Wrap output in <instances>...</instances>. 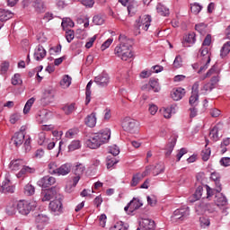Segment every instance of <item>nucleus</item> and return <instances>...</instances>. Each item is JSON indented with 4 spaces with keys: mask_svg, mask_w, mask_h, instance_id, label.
Returning <instances> with one entry per match:
<instances>
[{
    "mask_svg": "<svg viewBox=\"0 0 230 230\" xmlns=\"http://www.w3.org/2000/svg\"><path fill=\"white\" fill-rule=\"evenodd\" d=\"M119 40L120 43L114 49L115 55H117L119 58H121V60H130V58L134 57V53L132 52V45L134 42L132 40L127 39L125 35H120Z\"/></svg>",
    "mask_w": 230,
    "mask_h": 230,
    "instance_id": "nucleus-1",
    "label": "nucleus"
},
{
    "mask_svg": "<svg viewBox=\"0 0 230 230\" xmlns=\"http://www.w3.org/2000/svg\"><path fill=\"white\" fill-rule=\"evenodd\" d=\"M111 139V129L105 128L99 133L93 134L87 141L88 148L96 149L100 148L104 143H108Z\"/></svg>",
    "mask_w": 230,
    "mask_h": 230,
    "instance_id": "nucleus-2",
    "label": "nucleus"
},
{
    "mask_svg": "<svg viewBox=\"0 0 230 230\" xmlns=\"http://www.w3.org/2000/svg\"><path fill=\"white\" fill-rule=\"evenodd\" d=\"M151 22L152 17L150 15L140 16L135 22V30L137 33H141V31H148Z\"/></svg>",
    "mask_w": 230,
    "mask_h": 230,
    "instance_id": "nucleus-3",
    "label": "nucleus"
},
{
    "mask_svg": "<svg viewBox=\"0 0 230 230\" xmlns=\"http://www.w3.org/2000/svg\"><path fill=\"white\" fill-rule=\"evenodd\" d=\"M62 200L63 197L59 194L54 200L50 201L49 208L53 215L58 217V215H62V213H64V205L62 204Z\"/></svg>",
    "mask_w": 230,
    "mask_h": 230,
    "instance_id": "nucleus-4",
    "label": "nucleus"
},
{
    "mask_svg": "<svg viewBox=\"0 0 230 230\" xmlns=\"http://www.w3.org/2000/svg\"><path fill=\"white\" fill-rule=\"evenodd\" d=\"M17 210L20 213V215H30V212L32 209H35V208H37V202L32 201V202H29L26 200H20L17 204Z\"/></svg>",
    "mask_w": 230,
    "mask_h": 230,
    "instance_id": "nucleus-5",
    "label": "nucleus"
},
{
    "mask_svg": "<svg viewBox=\"0 0 230 230\" xmlns=\"http://www.w3.org/2000/svg\"><path fill=\"white\" fill-rule=\"evenodd\" d=\"M187 217H190V208L184 207L181 208L176 209L172 216L171 217L172 222H179V220L182 221Z\"/></svg>",
    "mask_w": 230,
    "mask_h": 230,
    "instance_id": "nucleus-6",
    "label": "nucleus"
},
{
    "mask_svg": "<svg viewBox=\"0 0 230 230\" xmlns=\"http://www.w3.org/2000/svg\"><path fill=\"white\" fill-rule=\"evenodd\" d=\"M199 87H200V82L196 81L192 85L191 95L189 99V103L191 107L199 105Z\"/></svg>",
    "mask_w": 230,
    "mask_h": 230,
    "instance_id": "nucleus-7",
    "label": "nucleus"
},
{
    "mask_svg": "<svg viewBox=\"0 0 230 230\" xmlns=\"http://www.w3.org/2000/svg\"><path fill=\"white\" fill-rule=\"evenodd\" d=\"M122 128L129 134H136L137 132V124L134 119L126 118L122 122Z\"/></svg>",
    "mask_w": 230,
    "mask_h": 230,
    "instance_id": "nucleus-8",
    "label": "nucleus"
},
{
    "mask_svg": "<svg viewBox=\"0 0 230 230\" xmlns=\"http://www.w3.org/2000/svg\"><path fill=\"white\" fill-rule=\"evenodd\" d=\"M59 195L60 194L57 192L56 188L45 190L41 191V200L42 202H49L51 199H56V197H58Z\"/></svg>",
    "mask_w": 230,
    "mask_h": 230,
    "instance_id": "nucleus-9",
    "label": "nucleus"
},
{
    "mask_svg": "<svg viewBox=\"0 0 230 230\" xmlns=\"http://www.w3.org/2000/svg\"><path fill=\"white\" fill-rule=\"evenodd\" d=\"M1 190L3 193H13V191H15V187L13 186L12 181H10V173L5 174V178L1 185Z\"/></svg>",
    "mask_w": 230,
    "mask_h": 230,
    "instance_id": "nucleus-10",
    "label": "nucleus"
},
{
    "mask_svg": "<svg viewBox=\"0 0 230 230\" xmlns=\"http://www.w3.org/2000/svg\"><path fill=\"white\" fill-rule=\"evenodd\" d=\"M11 143L19 148L22 143H24V131L21 129V131L14 134V136L11 139Z\"/></svg>",
    "mask_w": 230,
    "mask_h": 230,
    "instance_id": "nucleus-11",
    "label": "nucleus"
},
{
    "mask_svg": "<svg viewBox=\"0 0 230 230\" xmlns=\"http://www.w3.org/2000/svg\"><path fill=\"white\" fill-rule=\"evenodd\" d=\"M57 182V179H55V177L52 176H44L43 178H41L39 181L38 184L41 187V188H49V186H53V184H55Z\"/></svg>",
    "mask_w": 230,
    "mask_h": 230,
    "instance_id": "nucleus-12",
    "label": "nucleus"
},
{
    "mask_svg": "<svg viewBox=\"0 0 230 230\" xmlns=\"http://www.w3.org/2000/svg\"><path fill=\"white\" fill-rule=\"evenodd\" d=\"M139 226L143 230H154L155 229V222L152 219L142 218L139 221Z\"/></svg>",
    "mask_w": 230,
    "mask_h": 230,
    "instance_id": "nucleus-13",
    "label": "nucleus"
},
{
    "mask_svg": "<svg viewBox=\"0 0 230 230\" xmlns=\"http://www.w3.org/2000/svg\"><path fill=\"white\" fill-rule=\"evenodd\" d=\"M186 94V91L183 88H174L171 92V98L174 100V102H179V100H182L184 95Z\"/></svg>",
    "mask_w": 230,
    "mask_h": 230,
    "instance_id": "nucleus-14",
    "label": "nucleus"
},
{
    "mask_svg": "<svg viewBox=\"0 0 230 230\" xmlns=\"http://www.w3.org/2000/svg\"><path fill=\"white\" fill-rule=\"evenodd\" d=\"M55 99V92L53 90H46L43 93V97L41 98V103L43 105H49Z\"/></svg>",
    "mask_w": 230,
    "mask_h": 230,
    "instance_id": "nucleus-15",
    "label": "nucleus"
},
{
    "mask_svg": "<svg viewBox=\"0 0 230 230\" xmlns=\"http://www.w3.org/2000/svg\"><path fill=\"white\" fill-rule=\"evenodd\" d=\"M32 7L34 8L36 13H44L46 12V2L43 0H34L32 2Z\"/></svg>",
    "mask_w": 230,
    "mask_h": 230,
    "instance_id": "nucleus-16",
    "label": "nucleus"
},
{
    "mask_svg": "<svg viewBox=\"0 0 230 230\" xmlns=\"http://www.w3.org/2000/svg\"><path fill=\"white\" fill-rule=\"evenodd\" d=\"M95 84H97L100 87H107L109 85V75L102 74L94 78Z\"/></svg>",
    "mask_w": 230,
    "mask_h": 230,
    "instance_id": "nucleus-17",
    "label": "nucleus"
},
{
    "mask_svg": "<svg viewBox=\"0 0 230 230\" xmlns=\"http://www.w3.org/2000/svg\"><path fill=\"white\" fill-rule=\"evenodd\" d=\"M196 41L197 39L195 32H190L184 37L182 44L185 48H190V46H193V44H195Z\"/></svg>",
    "mask_w": 230,
    "mask_h": 230,
    "instance_id": "nucleus-18",
    "label": "nucleus"
},
{
    "mask_svg": "<svg viewBox=\"0 0 230 230\" xmlns=\"http://www.w3.org/2000/svg\"><path fill=\"white\" fill-rule=\"evenodd\" d=\"M175 145H177V137H172V138H170L165 147V157H170V155H172L173 148H175Z\"/></svg>",
    "mask_w": 230,
    "mask_h": 230,
    "instance_id": "nucleus-19",
    "label": "nucleus"
},
{
    "mask_svg": "<svg viewBox=\"0 0 230 230\" xmlns=\"http://www.w3.org/2000/svg\"><path fill=\"white\" fill-rule=\"evenodd\" d=\"M71 169H72L71 164H67V163L64 164L58 167L57 175L58 177H60V175L62 176L69 175V173H71Z\"/></svg>",
    "mask_w": 230,
    "mask_h": 230,
    "instance_id": "nucleus-20",
    "label": "nucleus"
},
{
    "mask_svg": "<svg viewBox=\"0 0 230 230\" xmlns=\"http://www.w3.org/2000/svg\"><path fill=\"white\" fill-rule=\"evenodd\" d=\"M46 58V49H44V47H42V45H39L35 49L34 58L35 60L40 62V60H42V58Z\"/></svg>",
    "mask_w": 230,
    "mask_h": 230,
    "instance_id": "nucleus-21",
    "label": "nucleus"
},
{
    "mask_svg": "<svg viewBox=\"0 0 230 230\" xmlns=\"http://www.w3.org/2000/svg\"><path fill=\"white\" fill-rule=\"evenodd\" d=\"M216 205L217 208H224V206H227V198L224 196V194L217 192L216 195Z\"/></svg>",
    "mask_w": 230,
    "mask_h": 230,
    "instance_id": "nucleus-22",
    "label": "nucleus"
},
{
    "mask_svg": "<svg viewBox=\"0 0 230 230\" xmlns=\"http://www.w3.org/2000/svg\"><path fill=\"white\" fill-rule=\"evenodd\" d=\"M49 116H51V113L48 112L46 110H43L37 115L36 119L40 124L46 123V121L49 119Z\"/></svg>",
    "mask_w": 230,
    "mask_h": 230,
    "instance_id": "nucleus-23",
    "label": "nucleus"
},
{
    "mask_svg": "<svg viewBox=\"0 0 230 230\" xmlns=\"http://www.w3.org/2000/svg\"><path fill=\"white\" fill-rule=\"evenodd\" d=\"M13 17V13H12L9 10L0 8V21L1 22H4L6 21H9V19H12Z\"/></svg>",
    "mask_w": 230,
    "mask_h": 230,
    "instance_id": "nucleus-24",
    "label": "nucleus"
},
{
    "mask_svg": "<svg viewBox=\"0 0 230 230\" xmlns=\"http://www.w3.org/2000/svg\"><path fill=\"white\" fill-rule=\"evenodd\" d=\"M210 179L216 182V191L219 193L222 191V183H220V174L218 172H212Z\"/></svg>",
    "mask_w": 230,
    "mask_h": 230,
    "instance_id": "nucleus-25",
    "label": "nucleus"
},
{
    "mask_svg": "<svg viewBox=\"0 0 230 230\" xmlns=\"http://www.w3.org/2000/svg\"><path fill=\"white\" fill-rule=\"evenodd\" d=\"M138 6H139V4L137 3V1L129 2L128 5V15H130V17L136 15V13H137Z\"/></svg>",
    "mask_w": 230,
    "mask_h": 230,
    "instance_id": "nucleus-26",
    "label": "nucleus"
},
{
    "mask_svg": "<svg viewBox=\"0 0 230 230\" xmlns=\"http://www.w3.org/2000/svg\"><path fill=\"white\" fill-rule=\"evenodd\" d=\"M85 125L91 128L96 127V113L93 112L88 115L84 119Z\"/></svg>",
    "mask_w": 230,
    "mask_h": 230,
    "instance_id": "nucleus-27",
    "label": "nucleus"
},
{
    "mask_svg": "<svg viewBox=\"0 0 230 230\" xmlns=\"http://www.w3.org/2000/svg\"><path fill=\"white\" fill-rule=\"evenodd\" d=\"M145 179V176L141 172H137L133 174L132 180L130 181V186L136 188L141 182V180Z\"/></svg>",
    "mask_w": 230,
    "mask_h": 230,
    "instance_id": "nucleus-28",
    "label": "nucleus"
},
{
    "mask_svg": "<svg viewBox=\"0 0 230 230\" xmlns=\"http://www.w3.org/2000/svg\"><path fill=\"white\" fill-rule=\"evenodd\" d=\"M33 172H35V169L22 165L21 171L16 174V177L21 179V177H24L27 173H33Z\"/></svg>",
    "mask_w": 230,
    "mask_h": 230,
    "instance_id": "nucleus-29",
    "label": "nucleus"
},
{
    "mask_svg": "<svg viewBox=\"0 0 230 230\" xmlns=\"http://www.w3.org/2000/svg\"><path fill=\"white\" fill-rule=\"evenodd\" d=\"M22 160L17 159V160H13L10 163V169L13 170V172H17V170H21L23 166Z\"/></svg>",
    "mask_w": 230,
    "mask_h": 230,
    "instance_id": "nucleus-30",
    "label": "nucleus"
},
{
    "mask_svg": "<svg viewBox=\"0 0 230 230\" xmlns=\"http://www.w3.org/2000/svg\"><path fill=\"white\" fill-rule=\"evenodd\" d=\"M5 213L10 217L15 215L17 213V204L15 202L9 203L5 208Z\"/></svg>",
    "mask_w": 230,
    "mask_h": 230,
    "instance_id": "nucleus-31",
    "label": "nucleus"
},
{
    "mask_svg": "<svg viewBox=\"0 0 230 230\" xmlns=\"http://www.w3.org/2000/svg\"><path fill=\"white\" fill-rule=\"evenodd\" d=\"M129 206H130V213H134V211H136V209H139V208H141V206H143V203L137 199H133L129 202Z\"/></svg>",
    "mask_w": 230,
    "mask_h": 230,
    "instance_id": "nucleus-32",
    "label": "nucleus"
},
{
    "mask_svg": "<svg viewBox=\"0 0 230 230\" xmlns=\"http://www.w3.org/2000/svg\"><path fill=\"white\" fill-rule=\"evenodd\" d=\"M157 13H160L163 17L170 15V9L164 6L162 4H158L156 6Z\"/></svg>",
    "mask_w": 230,
    "mask_h": 230,
    "instance_id": "nucleus-33",
    "label": "nucleus"
},
{
    "mask_svg": "<svg viewBox=\"0 0 230 230\" xmlns=\"http://www.w3.org/2000/svg\"><path fill=\"white\" fill-rule=\"evenodd\" d=\"M84 172L85 165H84L83 164H76V165L74 167V175H78L79 177H82Z\"/></svg>",
    "mask_w": 230,
    "mask_h": 230,
    "instance_id": "nucleus-34",
    "label": "nucleus"
},
{
    "mask_svg": "<svg viewBox=\"0 0 230 230\" xmlns=\"http://www.w3.org/2000/svg\"><path fill=\"white\" fill-rule=\"evenodd\" d=\"M213 75H218V70H217V65H214L205 75L201 76L199 80L204 81L206 78H209V76H213Z\"/></svg>",
    "mask_w": 230,
    "mask_h": 230,
    "instance_id": "nucleus-35",
    "label": "nucleus"
},
{
    "mask_svg": "<svg viewBox=\"0 0 230 230\" xmlns=\"http://www.w3.org/2000/svg\"><path fill=\"white\" fill-rule=\"evenodd\" d=\"M49 168V173L50 175H57L58 172V164H57V162H50L48 165Z\"/></svg>",
    "mask_w": 230,
    "mask_h": 230,
    "instance_id": "nucleus-36",
    "label": "nucleus"
},
{
    "mask_svg": "<svg viewBox=\"0 0 230 230\" xmlns=\"http://www.w3.org/2000/svg\"><path fill=\"white\" fill-rule=\"evenodd\" d=\"M230 53V41L225 43L220 50L221 58H226V55Z\"/></svg>",
    "mask_w": 230,
    "mask_h": 230,
    "instance_id": "nucleus-37",
    "label": "nucleus"
},
{
    "mask_svg": "<svg viewBox=\"0 0 230 230\" xmlns=\"http://www.w3.org/2000/svg\"><path fill=\"white\" fill-rule=\"evenodd\" d=\"M202 187H198L195 193L192 195L191 198H190V202H197V200L200 199V197H202Z\"/></svg>",
    "mask_w": 230,
    "mask_h": 230,
    "instance_id": "nucleus-38",
    "label": "nucleus"
},
{
    "mask_svg": "<svg viewBox=\"0 0 230 230\" xmlns=\"http://www.w3.org/2000/svg\"><path fill=\"white\" fill-rule=\"evenodd\" d=\"M24 195H27V197H31L32 195H35V186L31 185V183H28L24 187Z\"/></svg>",
    "mask_w": 230,
    "mask_h": 230,
    "instance_id": "nucleus-39",
    "label": "nucleus"
},
{
    "mask_svg": "<svg viewBox=\"0 0 230 230\" xmlns=\"http://www.w3.org/2000/svg\"><path fill=\"white\" fill-rule=\"evenodd\" d=\"M163 114L164 118H166L167 119H170V118H172V114H175V106L164 108Z\"/></svg>",
    "mask_w": 230,
    "mask_h": 230,
    "instance_id": "nucleus-40",
    "label": "nucleus"
},
{
    "mask_svg": "<svg viewBox=\"0 0 230 230\" xmlns=\"http://www.w3.org/2000/svg\"><path fill=\"white\" fill-rule=\"evenodd\" d=\"M93 22L96 26H102V24L105 22V16L101 14L94 15L93 18Z\"/></svg>",
    "mask_w": 230,
    "mask_h": 230,
    "instance_id": "nucleus-41",
    "label": "nucleus"
},
{
    "mask_svg": "<svg viewBox=\"0 0 230 230\" xmlns=\"http://www.w3.org/2000/svg\"><path fill=\"white\" fill-rule=\"evenodd\" d=\"M61 26L63 30H66V28H74L75 22H73V20H71L70 18H65L62 21Z\"/></svg>",
    "mask_w": 230,
    "mask_h": 230,
    "instance_id": "nucleus-42",
    "label": "nucleus"
},
{
    "mask_svg": "<svg viewBox=\"0 0 230 230\" xmlns=\"http://www.w3.org/2000/svg\"><path fill=\"white\" fill-rule=\"evenodd\" d=\"M33 103H35V97H32L27 101L23 108L24 114H28V112H30V111L31 110V107L33 106Z\"/></svg>",
    "mask_w": 230,
    "mask_h": 230,
    "instance_id": "nucleus-43",
    "label": "nucleus"
},
{
    "mask_svg": "<svg viewBox=\"0 0 230 230\" xmlns=\"http://www.w3.org/2000/svg\"><path fill=\"white\" fill-rule=\"evenodd\" d=\"M48 141H49V139L46 137V133L44 131L40 132L38 135V144L40 146L46 145Z\"/></svg>",
    "mask_w": 230,
    "mask_h": 230,
    "instance_id": "nucleus-44",
    "label": "nucleus"
},
{
    "mask_svg": "<svg viewBox=\"0 0 230 230\" xmlns=\"http://www.w3.org/2000/svg\"><path fill=\"white\" fill-rule=\"evenodd\" d=\"M93 85V81H90L87 85H86V92H85V96H86V100H85V105H89V103L91 102V87Z\"/></svg>",
    "mask_w": 230,
    "mask_h": 230,
    "instance_id": "nucleus-45",
    "label": "nucleus"
},
{
    "mask_svg": "<svg viewBox=\"0 0 230 230\" xmlns=\"http://www.w3.org/2000/svg\"><path fill=\"white\" fill-rule=\"evenodd\" d=\"M213 89H215V86L210 83H207L200 88V94H208V92H211Z\"/></svg>",
    "mask_w": 230,
    "mask_h": 230,
    "instance_id": "nucleus-46",
    "label": "nucleus"
},
{
    "mask_svg": "<svg viewBox=\"0 0 230 230\" xmlns=\"http://www.w3.org/2000/svg\"><path fill=\"white\" fill-rule=\"evenodd\" d=\"M71 76L69 75H65L63 79L60 82V85L63 89H67L69 85H71Z\"/></svg>",
    "mask_w": 230,
    "mask_h": 230,
    "instance_id": "nucleus-47",
    "label": "nucleus"
},
{
    "mask_svg": "<svg viewBox=\"0 0 230 230\" xmlns=\"http://www.w3.org/2000/svg\"><path fill=\"white\" fill-rule=\"evenodd\" d=\"M82 145L80 144V140H74L68 146L69 152H75V150H78Z\"/></svg>",
    "mask_w": 230,
    "mask_h": 230,
    "instance_id": "nucleus-48",
    "label": "nucleus"
},
{
    "mask_svg": "<svg viewBox=\"0 0 230 230\" xmlns=\"http://www.w3.org/2000/svg\"><path fill=\"white\" fill-rule=\"evenodd\" d=\"M163 172H164V164H157L155 166H154L153 175H159V173H163Z\"/></svg>",
    "mask_w": 230,
    "mask_h": 230,
    "instance_id": "nucleus-49",
    "label": "nucleus"
},
{
    "mask_svg": "<svg viewBox=\"0 0 230 230\" xmlns=\"http://www.w3.org/2000/svg\"><path fill=\"white\" fill-rule=\"evenodd\" d=\"M206 28H208V25H206V23L203 22L195 25L196 31H199L200 35H204V33H206Z\"/></svg>",
    "mask_w": 230,
    "mask_h": 230,
    "instance_id": "nucleus-50",
    "label": "nucleus"
},
{
    "mask_svg": "<svg viewBox=\"0 0 230 230\" xmlns=\"http://www.w3.org/2000/svg\"><path fill=\"white\" fill-rule=\"evenodd\" d=\"M49 217L46 215L40 214L36 217L37 224H48Z\"/></svg>",
    "mask_w": 230,
    "mask_h": 230,
    "instance_id": "nucleus-51",
    "label": "nucleus"
},
{
    "mask_svg": "<svg viewBox=\"0 0 230 230\" xmlns=\"http://www.w3.org/2000/svg\"><path fill=\"white\" fill-rule=\"evenodd\" d=\"M210 139H213V141H218V127L215 126L209 133Z\"/></svg>",
    "mask_w": 230,
    "mask_h": 230,
    "instance_id": "nucleus-52",
    "label": "nucleus"
},
{
    "mask_svg": "<svg viewBox=\"0 0 230 230\" xmlns=\"http://www.w3.org/2000/svg\"><path fill=\"white\" fill-rule=\"evenodd\" d=\"M107 168L108 170L112 168V166H114V164H118V160H116V158L114 156H108L107 157Z\"/></svg>",
    "mask_w": 230,
    "mask_h": 230,
    "instance_id": "nucleus-53",
    "label": "nucleus"
},
{
    "mask_svg": "<svg viewBox=\"0 0 230 230\" xmlns=\"http://www.w3.org/2000/svg\"><path fill=\"white\" fill-rule=\"evenodd\" d=\"M9 67H10V63L8 61L3 62L0 65V73H1V75H6Z\"/></svg>",
    "mask_w": 230,
    "mask_h": 230,
    "instance_id": "nucleus-54",
    "label": "nucleus"
},
{
    "mask_svg": "<svg viewBox=\"0 0 230 230\" xmlns=\"http://www.w3.org/2000/svg\"><path fill=\"white\" fill-rule=\"evenodd\" d=\"M128 229L125 225H123V222L119 221L117 222L113 226L110 228V230H127Z\"/></svg>",
    "mask_w": 230,
    "mask_h": 230,
    "instance_id": "nucleus-55",
    "label": "nucleus"
},
{
    "mask_svg": "<svg viewBox=\"0 0 230 230\" xmlns=\"http://www.w3.org/2000/svg\"><path fill=\"white\" fill-rule=\"evenodd\" d=\"M201 157L203 161H208L209 157H211V149L206 148L201 152Z\"/></svg>",
    "mask_w": 230,
    "mask_h": 230,
    "instance_id": "nucleus-56",
    "label": "nucleus"
},
{
    "mask_svg": "<svg viewBox=\"0 0 230 230\" xmlns=\"http://www.w3.org/2000/svg\"><path fill=\"white\" fill-rule=\"evenodd\" d=\"M149 84L151 89H153L155 93H159V91H161V86H159V83L156 80H151Z\"/></svg>",
    "mask_w": 230,
    "mask_h": 230,
    "instance_id": "nucleus-57",
    "label": "nucleus"
},
{
    "mask_svg": "<svg viewBox=\"0 0 230 230\" xmlns=\"http://www.w3.org/2000/svg\"><path fill=\"white\" fill-rule=\"evenodd\" d=\"M109 154H111L113 157H116V155H119V147L117 146H111L109 147Z\"/></svg>",
    "mask_w": 230,
    "mask_h": 230,
    "instance_id": "nucleus-58",
    "label": "nucleus"
},
{
    "mask_svg": "<svg viewBox=\"0 0 230 230\" xmlns=\"http://www.w3.org/2000/svg\"><path fill=\"white\" fill-rule=\"evenodd\" d=\"M200 10H202V6L199 4H193L190 5V11L195 15H197V13H200Z\"/></svg>",
    "mask_w": 230,
    "mask_h": 230,
    "instance_id": "nucleus-59",
    "label": "nucleus"
},
{
    "mask_svg": "<svg viewBox=\"0 0 230 230\" xmlns=\"http://www.w3.org/2000/svg\"><path fill=\"white\" fill-rule=\"evenodd\" d=\"M199 51H200L201 57H205L206 60H208V57H209V58H211V55L209 54V48L201 47Z\"/></svg>",
    "mask_w": 230,
    "mask_h": 230,
    "instance_id": "nucleus-60",
    "label": "nucleus"
},
{
    "mask_svg": "<svg viewBox=\"0 0 230 230\" xmlns=\"http://www.w3.org/2000/svg\"><path fill=\"white\" fill-rule=\"evenodd\" d=\"M65 114L69 115L75 111V103L63 107Z\"/></svg>",
    "mask_w": 230,
    "mask_h": 230,
    "instance_id": "nucleus-61",
    "label": "nucleus"
},
{
    "mask_svg": "<svg viewBox=\"0 0 230 230\" xmlns=\"http://www.w3.org/2000/svg\"><path fill=\"white\" fill-rule=\"evenodd\" d=\"M12 84L13 85H19L22 84V80L21 79V75L15 74L12 78Z\"/></svg>",
    "mask_w": 230,
    "mask_h": 230,
    "instance_id": "nucleus-62",
    "label": "nucleus"
},
{
    "mask_svg": "<svg viewBox=\"0 0 230 230\" xmlns=\"http://www.w3.org/2000/svg\"><path fill=\"white\" fill-rule=\"evenodd\" d=\"M66 39L67 42H71L75 39V31L68 30L66 31Z\"/></svg>",
    "mask_w": 230,
    "mask_h": 230,
    "instance_id": "nucleus-63",
    "label": "nucleus"
},
{
    "mask_svg": "<svg viewBox=\"0 0 230 230\" xmlns=\"http://www.w3.org/2000/svg\"><path fill=\"white\" fill-rule=\"evenodd\" d=\"M81 3L86 8H93L94 6V0H81Z\"/></svg>",
    "mask_w": 230,
    "mask_h": 230,
    "instance_id": "nucleus-64",
    "label": "nucleus"
}]
</instances>
